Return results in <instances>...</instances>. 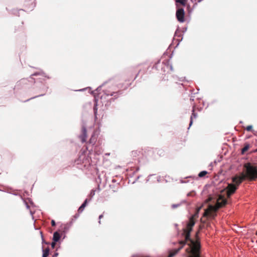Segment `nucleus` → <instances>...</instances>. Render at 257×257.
I'll use <instances>...</instances> for the list:
<instances>
[{"mask_svg":"<svg viewBox=\"0 0 257 257\" xmlns=\"http://www.w3.org/2000/svg\"><path fill=\"white\" fill-rule=\"evenodd\" d=\"M201 206L198 207L197 209V211H196V214H195V215H197L198 213H199V212L200 211V210L201 209Z\"/></svg>","mask_w":257,"mask_h":257,"instance_id":"nucleus-22","label":"nucleus"},{"mask_svg":"<svg viewBox=\"0 0 257 257\" xmlns=\"http://www.w3.org/2000/svg\"><path fill=\"white\" fill-rule=\"evenodd\" d=\"M58 255V252H56L54 253V254L53 255V257H57V256Z\"/></svg>","mask_w":257,"mask_h":257,"instance_id":"nucleus-26","label":"nucleus"},{"mask_svg":"<svg viewBox=\"0 0 257 257\" xmlns=\"http://www.w3.org/2000/svg\"><path fill=\"white\" fill-rule=\"evenodd\" d=\"M227 204L226 199L222 195L219 196L217 200L216 205L213 206L209 205L208 208L205 210L203 216L206 217L209 216L211 217H214L215 212L220 208Z\"/></svg>","mask_w":257,"mask_h":257,"instance_id":"nucleus-3","label":"nucleus"},{"mask_svg":"<svg viewBox=\"0 0 257 257\" xmlns=\"http://www.w3.org/2000/svg\"><path fill=\"white\" fill-rule=\"evenodd\" d=\"M207 174V172L206 171H202L200 172L198 176L200 178L204 177L205 175Z\"/></svg>","mask_w":257,"mask_h":257,"instance_id":"nucleus-13","label":"nucleus"},{"mask_svg":"<svg viewBox=\"0 0 257 257\" xmlns=\"http://www.w3.org/2000/svg\"><path fill=\"white\" fill-rule=\"evenodd\" d=\"M170 69H171V70H173V67H172V66H170Z\"/></svg>","mask_w":257,"mask_h":257,"instance_id":"nucleus-30","label":"nucleus"},{"mask_svg":"<svg viewBox=\"0 0 257 257\" xmlns=\"http://www.w3.org/2000/svg\"><path fill=\"white\" fill-rule=\"evenodd\" d=\"M184 10L183 8L178 9L176 13V16L178 21L180 23H183L185 21L184 20Z\"/></svg>","mask_w":257,"mask_h":257,"instance_id":"nucleus-4","label":"nucleus"},{"mask_svg":"<svg viewBox=\"0 0 257 257\" xmlns=\"http://www.w3.org/2000/svg\"><path fill=\"white\" fill-rule=\"evenodd\" d=\"M244 172H242L240 175L235 176L232 178L234 183L238 185L245 179L252 181L257 179V168L252 166L251 163H245L243 165Z\"/></svg>","mask_w":257,"mask_h":257,"instance_id":"nucleus-2","label":"nucleus"},{"mask_svg":"<svg viewBox=\"0 0 257 257\" xmlns=\"http://www.w3.org/2000/svg\"><path fill=\"white\" fill-rule=\"evenodd\" d=\"M91 194H92V195H94V194H95V191H92L91 192Z\"/></svg>","mask_w":257,"mask_h":257,"instance_id":"nucleus-28","label":"nucleus"},{"mask_svg":"<svg viewBox=\"0 0 257 257\" xmlns=\"http://www.w3.org/2000/svg\"><path fill=\"white\" fill-rule=\"evenodd\" d=\"M84 90V89H80L79 91H83Z\"/></svg>","mask_w":257,"mask_h":257,"instance_id":"nucleus-32","label":"nucleus"},{"mask_svg":"<svg viewBox=\"0 0 257 257\" xmlns=\"http://www.w3.org/2000/svg\"><path fill=\"white\" fill-rule=\"evenodd\" d=\"M40 235H41V238H42V240L43 241H44V238H43V235L42 232V231H40Z\"/></svg>","mask_w":257,"mask_h":257,"instance_id":"nucleus-25","label":"nucleus"},{"mask_svg":"<svg viewBox=\"0 0 257 257\" xmlns=\"http://www.w3.org/2000/svg\"><path fill=\"white\" fill-rule=\"evenodd\" d=\"M248 148H249L248 145H246V146H244V148L242 149V153H243L244 152L247 151L248 149Z\"/></svg>","mask_w":257,"mask_h":257,"instance_id":"nucleus-16","label":"nucleus"},{"mask_svg":"<svg viewBox=\"0 0 257 257\" xmlns=\"http://www.w3.org/2000/svg\"><path fill=\"white\" fill-rule=\"evenodd\" d=\"M43 94H41V95H39V96H43ZM36 97H38V96H36ZM35 98V97H33L32 98Z\"/></svg>","mask_w":257,"mask_h":257,"instance_id":"nucleus-29","label":"nucleus"},{"mask_svg":"<svg viewBox=\"0 0 257 257\" xmlns=\"http://www.w3.org/2000/svg\"><path fill=\"white\" fill-rule=\"evenodd\" d=\"M20 11H22V12H23L24 11H23V10H22V9H20V10H19V11H15H15H14V14H16V15H17V12H18V13H19Z\"/></svg>","mask_w":257,"mask_h":257,"instance_id":"nucleus-23","label":"nucleus"},{"mask_svg":"<svg viewBox=\"0 0 257 257\" xmlns=\"http://www.w3.org/2000/svg\"><path fill=\"white\" fill-rule=\"evenodd\" d=\"M51 224L53 226H54L56 225L55 222L54 220L51 221Z\"/></svg>","mask_w":257,"mask_h":257,"instance_id":"nucleus-24","label":"nucleus"},{"mask_svg":"<svg viewBox=\"0 0 257 257\" xmlns=\"http://www.w3.org/2000/svg\"><path fill=\"white\" fill-rule=\"evenodd\" d=\"M79 137L81 139L82 143H84L86 142L87 138V131L86 128L84 126H82V135H80Z\"/></svg>","mask_w":257,"mask_h":257,"instance_id":"nucleus-7","label":"nucleus"},{"mask_svg":"<svg viewBox=\"0 0 257 257\" xmlns=\"http://www.w3.org/2000/svg\"><path fill=\"white\" fill-rule=\"evenodd\" d=\"M237 187L234 184H229L226 192L227 197H230L231 195L235 191Z\"/></svg>","mask_w":257,"mask_h":257,"instance_id":"nucleus-5","label":"nucleus"},{"mask_svg":"<svg viewBox=\"0 0 257 257\" xmlns=\"http://www.w3.org/2000/svg\"><path fill=\"white\" fill-rule=\"evenodd\" d=\"M186 0H176L177 3H179L182 5L183 6H185Z\"/></svg>","mask_w":257,"mask_h":257,"instance_id":"nucleus-14","label":"nucleus"},{"mask_svg":"<svg viewBox=\"0 0 257 257\" xmlns=\"http://www.w3.org/2000/svg\"><path fill=\"white\" fill-rule=\"evenodd\" d=\"M195 222L193 217L191 218L189 222L187 224V228L184 229L185 240L181 241V246L170 252L168 257H173L183 247L185 244L188 245L186 251L188 254L187 257H201L200 255V244L197 241H194L190 238V232L192 227L194 225Z\"/></svg>","mask_w":257,"mask_h":257,"instance_id":"nucleus-1","label":"nucleus"},{"mask_svg":"<svg viewBox=\"0 0 257 257\" xmlns=\"http://www.w3.org/2000/svg\"><path fill=\"white\" fill-rule=\"evenodd\" d=\"M44 242H45V241L44 240V241L42 240V243H44Z\"/></svg>","mask_w":257,"mask_h":257,"instance_id":"nucleus-33","label":"nucleus"},{"mask_svg":"<svg viewBox=\"0 0 257 257\" xmlns=\"http://www.w3.org/2000/svg\"><path fill=\"white\" fill-rule=\"evenodd\" d=\"M42 257H47L49 255V248H46L45 250H43Z\"/></svg>","mask_w":257,"mask_h":257,"instance_id":"nucleus-11","label":"nucleus"},{"mask_svg":"<svg viewBox=\"0 0 257 257\" xmlns=\"http://www.w3.org/2000/svg\"><path fill=\"white\" fill-rule=\"evenodd\" d=\"M105 83H103V84H102L101 85H100V86H99V87H98L96 89V90H95V91H97V92L99 91L100 90V89H101V87H102L103 86H104V85H105Z\"/></svg>","mask_w":257,"mask_h":257,"instance_id":"nucleus-18","label":"nucleus"},{"mask_svg":"<svg viewBox=\"0 0 257 257\" xmlns=\"http://www.w3.org/2000/svg\"><path fill=\"white\" fill-rule=\"evenodd\" d=\"M195 195V193L194 191H192L188 193H187V196H194Z\"/></svg>","mask_w":257,"mask_h":257,"instance_id":"nucleus-15","label":"nucleus"},{"mask_svg":"<svg viewBox=\"0 0 257 257\" xmlns=\"http://www.w3.org/2000/svg\"><path fill=\"white\" fill-rule=\"evenodd\" d=\"M56 242H54V241H53H53L52 242V243H51V247H52V248H54L55 247V245H56Z\"/></svg>","mask_w":257,"mask_h":257,"instance_id":"nucleus-20","label":"nucleus"},{"mask_svg":"<svg viewBox=\"0 0 257 257\" xmlns=\"http://www.w3.org/2000/svg\"><path fill=\"white\" fill-rule=\"evenodd\" d=\"M87 203V199H85L84 202L82 204V205L78 208V211L79 213H81L83 211L84 208L85 207L86 204Z\"/></svg>","mask_w":257,"mask_h":257,"instance_id":"nucleus-9","label":"nucleus"},{"mask_svg":"<svg viewBox=\"0 0 257 257\" xmlns=\"http://www.w3.org/2000/svg\"><path fill=\"white\" fill-rule=\"evenodd\" d=\"M113 89H104L103 92L107 96H114L115 98H117L118 96V92L113 91Z\"/></svg>","mask_w":257,"mask_h":257,"instance_id":"nucleus-6","label":"nucleus"},{"mask_svg":"<svg viewBox=\"0 0 257 257\" xmlns=\"http://www.w3.org/2000/svg\"><path fill=\"white\" fill-rule=\"evenodd\" d=\"M192 111H193V112H192V116H191V118H190V124H189V128L191 126V125H192V124L193 123V118H196L197 117V114H196L194 112V110H193Z\"/></svg>","mask_w":257,"mask_h":257,"instance_id":"nucleus-10","label":"nucleus"},{"mask_svg":"<svg viewBox=\"0 0 257 257\" xmlns=\"http://www.w3.org/2000/svg\"><path fill=\"white\" fill-rule=\"evenodd\" d=\"M102 217H103V215L102 214L100 215L99 216V219L100 220Z\"/></svg>","mask_w":257,"mask_h":257,"instance_id":"nucleus-27","label":"nucleus"},{"mask_svg":"<svg viewBox=\"0 0 257 257\" xmlns=\"http://www.w3.org/2000/svg\"><path fill=\"white\" fill-rule=\"evenodd\" d=\"M90 143H92V139H91L90 140Z\"/></svg>","mask_w":257,"mask_h":257,"instance_id":"nucleus-31","label":"nucleus"},{"mask_svg":"<svg viewBox=\"0 0 257 257\" xmlns=\"http://www.w3.org/2000/svg\"><path fill=\"white\" fill-rule=\"evenodd\" d=\"M180 205V204H174L172 205V208L175 209L179 206Z\"/></svg>","mask_w":257,"mask_h":257,"instance_id":"nucleus-19","label":"nucleus"},{"mask_svg":"<svg viewBox=\"0 0 257 257\" xmlns=\"http://www.w3.org/2000/svg\"><path fill=\"white\" fill-rule=\"evenodd\" d=\"M252 126L251 125H248L246 127V130L247 131H252Z\"/></svg>","mask_w":257,"mask_h":257,"instance_id":"nucleus-17","label":"nucleus"},{"mask_svg":"<svg viewBox=\"0 0 257 257\" xmlns=\"http://www.w3.org/2000/svg\"><path fill=\"white\" fill-rule=\"evenodd\" d=\"M41 75L44 77H46V75L45 73L43 72H36L34 73L33 74L31 75V76H37V75Z\"/></svg>","mask_w":257,"mask_h":257,"instance_id":"nucleus-12","label":"nucleus"},{"mask_svg":"<svg viewBox=\"0 0 257 257\" xmlns=\"http://www.w3.org/2000/svg\"><path fill=\"white\" fill-rule=\"evenodd\" d=\"M60 238V234L57 231L54 232L53 236V240L54 241V242H57L59 240Z\"/></svg>","mask_w":257,"mask_h":257,"instance_id":"nucleus-8","label":"nucleus"},{"mask_svg":"<svg viewBox=\"0 0 257 257\" xmlns=\"http://www.w3.org/2000/svg\"><path fill=\"white\" fill-rule=\"evenodd\" d=\"M94 112L95 115H96L97 113V104H96L94 107Z\"/></svg>","mask_w":257,"mask_h":257,"instance_id":"nucleus-21","label":"nucleus"}]
</instances>
